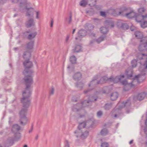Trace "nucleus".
<instances>
[{
	"mask_svg": "<svg viewBox=\"0 0 147 147\" xmlns=\"http://www.w3.org/2000/svg\"><path fill=\"white\" fill-rule=\"evenodd\" d=\"M100 29L101 32L103 34H106L108 31V28L105 27H102Z\"/></svg>",
	"mask_w": 147,
	"mask_h": 147,
	"instance_id": "obj_33",
	"label": "nucleus"
},
{
	"mask_svg": "<svg viewBox=\"0 0 147 147\" xmlns=\"http://www.w3.org/2000/svg\"><path fill=\"white\" fill-rule=\"evenodd\" d=\"M131 102L129 100H128L125 102H123L122 103V107H120V108L122 109L125 107H128L130 106Z\"/></svg>",
	"mask_w": 147,
	"mask_h": 147,
	"instance_id": "obj_25",
	"label": "nucleus"
},
{
	"mask_svg": "<svg viewBox=\"0 0 147 147\" xmlns=\"http://www.w3.org/2000/svg\"><path fill=\"white\" fill-rule=\"evenodd\" d=\"M84 28L87 30L90 31L94 29V26L91 24L87 23L84 25Z\"/></svg>",
	"mask_w": 147,
	"mask_h": 147,
	"instance_id": "obj_18",
	"label": "nucleus"
},
{
	"mask_svg": "<svg viewBox=\"0 0 147 147\" xmlns=\"http://www.w3.org/2000/svg\"><path fill=\"white\" fill-rule=\"evenodd\" d=\"M89 36L91 37L95 36V34L93 33H91L89 34Z\"/></svg>",
	"mask_w": 147,
	"mask_h": 147,
	"instance_id": "obj_54",
	"label": "nucleus"
},
{
	"mask_svg": "<svg viewBox=\"0 0 147 147\" xmlns=\"http://www.w3.org/2000/svg\"><path fill=\"white\" fill-rule=\"evenodd\" d=\"M103 113L102 111H100L97 112V116L98 117H100L102 115Z\"/></svg>",
	"mask_w": 147,
	"mask_h": 147,
	"instance_id": "obj_47",
	"label": "nucleus"
},
{
	"mask_svg": "<svg viewBox=\"0 0 147 147\" xmlns=\"http://www.w3.org/2000/svg\"><path fill=\"white\" fill-rule=\"evenodd\" d=\"M120 28L121 29L126 30L128 28L129 26L127 23H123L121 24Z\"/></svg>",
	"mask_w": 147,
	"mask_h": 147,
	"instance_id": "obj_37",
	"label": "nucleus"
},
{
	"mask_svg": "<svg viewBox=\"0 0 147 147\" xmlns=\"http://www.w3.org/2000/svg\"><path fill=\"white\" fill-rule=\"evenodd\" d=\"M100 15L103 16H106L105 13V12L101 11L100 12Z\"/></svg>",
	"mask_w": 147,
	"mask_h": 147,
	"instance_id": "obj_52",
	"label": "nucleus"
},
{
	"mask_svg": "<svg viewBox=\"0 0 147 147\" xmlns=\"http://www.w3.org/2000/svg\"><path fill=\"white\" fill-rule=\"evenodd\" d=\"M104 23L105 25L107 28H112L114 26V22L113 21L110 20H106Z\"/></svg>",
	"mask_w": 147,
	"mask_h": 147,
	"instance_id": "obj_12",
	"label": "nucleus"
},
{
	"mask_svg": "<svg viewBox=\"0 0 147 147\" xmlns=\"http://www.w3.org/2000/svg\"><path fill=\"white\" fill-rule=\"evenodd\" d=\"M95 42V40H92L90 41V45H91L94 43Z\"/></svg>",
	"mask_w": 147,
	"mask_h": 147,
	"instance_id": "obj_55",
	"label": "nucleus"
},
{
	"mask_svg": "<svg viewBox=\"0 0 147 147\" xmlns=\"http://www.w3.org/2000/svg\"><path fill=\"white\" fill-rule=\"evenodd\" d=\"M94 20H95V22L97 21V22H100V20H99V19H94Z\"/></svg>",
	"mask_w": 147,
	"mask_h": 147,
	"instance_id": "obj_62",
	"label": "nucleus"
},
{
	"mask_svg": "<svg viewBox=\"0 0 147 147\" xmlns=\"http://www.w3.org/2000/svg\"><path fill=\"white\" fill-rule=\"evenodd\" d=\"M23 65L25 67L23 73L25 76L24 80L26 86V88L31 89V86L33 83L32 76L33 71L29 68L32 67V63L29 60H28L24 62Z\"/></svg>",
	"mask_w": 147,
	"mask_h": 147,
	"instance_id": "obj_2",
	"label": "nucleus"
},
{
	"mask_svg": "<svg viewBox=\"0 0 147 147\" xmlns=\"http://www.w3.org/2000/svg\"><path fill=\"white\" fill-rule=\"evenodd\" d=\"M34 22L33 18H31L26 21V26L27 28H30L34 25Z\"/></svg>",
	"mask_w": 147,
	"mask_h": 147,
	"instance_id": "obj_16",
	"label": "nucleus"
},
{
	"mask_svg": "<svg viewBox=\"0 0 147 147\" xmlns=\"http://www.w3.org/2000/svg\"><path fill=\"white\" fill-rule=\"evenodd\" d=\"M31 56L30 53L28 51H24L22 57L25 60H29Z\"/></svg>",
	"mask_w": 147,
	"mask_h": 147,
	"instance_id": "obj_17",
	"label": "nucleus"
},
{
	"mask_svg": "<svg viewBox=\"0 0 147 147\" xmlns=\"http://www.w3.org/2000/svg\"><path fill=\"white\" fill-rule=\"evenodd\" d=\"M82 131V130H80V129H78V130H76L74 132V133L75 134V136L77 138H80Z\"/></svg>",
	"mask_w": 147,
	"mask_h": 147,
	"instance_id": "obj_26",
	"label": "nucleus"
},
{
	"mask_svg": "<svg viewBox=\"0 0 147 147\" xmlns=\"http://www.w3.org/2000/svg\"><path fill=\"white\" fill-rule=\"evenodd\" d=\"M144 66L145 67V69L147 68V62L146 61L144 64Z\"/></svg>",
	"mask_w": 147,
	"mask_h": 147,
	"instance_id": "obj_59",
	"label": "nucleus"
},
{
	"mask_svg": "<svg viewBox=\"0 0 147 147\" xmlns=\"http://www.w3.org/2000/svg\"><path fill=\"white\" fill-rule=\"evenodd\" d=\"M31 94V89L26 88L23 92V98L21 101L23 104V108L19 112L20 119L19 122L21 125H25L27 123L28 119L26 116L27 112V109L30 104V100L29 97Z\"/></svg>",
	"mask_w": 147,
	"mask_h": 147,
	"instance_id": "obj_1",
	"label": "nucleus"
},
{
	"mask_svg": "<svg viewBox=\"0 0 147 147\" xmlns=\"http://www.w3.org/2000/svg\"><path fill=\"white\" fill-rule=\"evenodd\" d=\"M146 50L147 51V49H146L145 50L143 51H144ZM144 56H147V54H145L144 53H139L137 55V57L138 59L139 60H141L143 59V57ZM146 59L147 60V57L146 58Z\"/></svg>",
	"mask_w": 147,
	"mask_h": 147,
	"instance_id": "obj_27",
	"label": "nucleus"
},
{
	"mask_svg": "<svg viewBox=\"0 0 147 147\" xmlns=\"http://www.w3.org/2000/svg\"><path fill=\"white\" fill-rule=\"evenodd\" d=\"M86 34L87 32L85 30L83 29L80 30L78 33V36L76 37L75 38L76 40H81V38L85 36L86 35Z\"/></svg>",
	"mask_w": 147,
	"mask_h": 147,
	"instance_id": "obj_9",
	"label": "nucleus"
},
{
	"mask_svg": "<svg viewBox=\"0 0 147 147\" xmlns=\"http://www.w3.org/2000/svg\"><path fill=\"white\" fill-rule=\"evenodd\" d=\"M76 59L75 56L72 55L70 57V61L72 63H76Z\"/></svg>",
	"mask_w": 147,
	"mask_h": 147,
	"instance_id": "obj_39",
	"label": "nucleus"
},
{
	"mask_svg": "<svg viewBox=\"0 0 147 147\" xmlns=\"http://www.w3.org/2000/svg\"><path fill=\"white\" fill-rule=\"evenodd\" d=\"M20 127L17 124L13 125L12 128V131L14 133H16L20 129Z\"/></svg>",
	"mask_w": 147,
	"mask_h": 147,
	"instance_id": "obj_21",
	"label": "nucleus"
},
{
	"mask_svg": "<svg viewBox=\"0 0 147 147\" xmlns=\"http://www.w3.org/2000/svg\"><path fill=\"white\" fill-rule=\"evenodd\" d=\"M144 132L145 134L146 135V138L147 139V127H146L144 129ZM145 144L147 146V141L146 142Z\"/></svg>",
	"mask_w": 147,
	"mask_h": 147,
	"instance_id": "obj_51",
	"label": "nucleus"
},
{
	"mask_svg": "<svg viewBox=\"0 0 147 147\" xmlns=\"http://www.w3.org/2000/svg\"><path fill=\"white\" fill-rule=\"evenodd\" d=\"M111 77L109 78H108L106 76H104L100 79L99 81V82H100V84H102L106 82L107 81H111Z\"/></svg>",
	"mask_w": 147,
	"mask_h": 147,
	"instance_id": "obj_20",
	"label": "nucleus"
},
{
	"mask_svg": "<svg viewBox=\"0 0 147 147\" xmlns=\"http://www.w3.org/2000/svg\"><path fill=\"white\" fill-rule=\"evenodd\" d=\"M74 53H78L82 51V47L80 45H76L73 50Z\"/></svg>",
	"mask_w": 147,
	"mask_h": 147,
	"instance_id": "obj_22",
	"label": "nucleus"
},
{
	"mask_svg": "<svg viewBox=\"0 0 147 147\" xmlns=\"http://www.w3.org/2000/svg\"><path fill=\"white\" fill-rule=\"evenodd\" d=\"M131 66L133 67H135L136 66L137 61L135 59L133 60L131 62Z\"/></svg>",
	"mask_w": 147,
	"mask_h": 147,
	"instance_id": "obj_43",
	"label": "nucleus"
},
{
	"mask_svg": "<svg viewBox=\"0 0 147 147\" xmlns=\"http://www.w3.org/2000/svg\"><path fill=\"white\" fill-rule=\"evenodd\" d=\"M88 1L86 0H82L80 2V5L81 6L85 7L87 4Z\"/></svg>",
	"mask_w": 147,
	"mask_h": 147,
	"instance_id": "obj_38",
	"label": "nucleus"
},
{
	"mask_svg": "<svg viewBox=\"0 0 147 147\" xmlns=\"http://www.w3.org/2000/svg\"><path fill=\"white\" fill-rule=\"evenodd\" d=\"M145 124L147 126V119H146V121L145 122Z\"/></svg>",
	"mask_w": 147,
	"mask_h": 147,
	"instance_id": "obj_64",
	"label": "nucleus"
},
{
	"mask_svg": "<svg viewBox=\"0 0 147 147\" xmlns=\"http://www.w3.org/2000/svg\"><path fill=\"white\" fill-rule=\"evenodd\" d=\"M96 0H88V2L90 3L89 5L91 6H94L96 4Z\"/></svg>",
	"mask_w": 147,
	"mask_h": 147,
	"instance_id": "obj_40",
	"label": "nucleus"
},
{
	"mask_svg": "<svg viewBox=\"0 0 147 147\" xmlns=\"http://www.w3.org/2000/svg\"><path fill=\"white\" fill-rule=\"evenodd\" d=\"M100 133L101 135L102 136H105L108 134V131L107 129L104 128L101 130Z\"/></svg>",
	"mask_w": 147,
	"mask_h": 147,
	"instance_id": "obj_31",
	"label": "nucleus"
},
{
	"mask_svg": "<svg viewBox=\"0 0 147 147\" xmlns=\"http://www.w3.org/2000/svg\"><path fill=\"white\" fill-rule=\"evenodd\" d=\"M112 104L111 103H107L105 104L104 107L105 110H108L112 108Z\"/></svg>",
	"mask_w": 147,
	"mask_h": 147,
	"instance_id": "obj_32",
	"label": "nucleus"
},
{
	"mask_svg": "<svg viewBox=\"0 0 147 147\" xmlns=\"http://www.w3.org/2000/svg\"><path fill=\"white\" fill-rule=\"evenodd\" d=\"M129 10H130V9H127L125 7L121 8H120V11L119 12L117 15H121L122 16L125 15L126 16V14L127 13L126 12L128 11Z\"/></svg>",
	"mask_w": 147,
	"mask_h": 147,
	"instance_id": "obj_14",
	"label": "nucleus"
},
{
	"mask_svg": "<svg viewBox=\"0 0 147 147\" xmlns=\"http://www.w3.org/2000/svg\"><path fill=\"white\" fill-rule=\"evenodd\" d=\"M96 100L97 98H95L94 97H91L88 100H85L82 103H78L76 105V106L79 107L80 109H81L83 107H86L89 105L92 102L96 101Z\"/></svg>",
	"mask_w": 147,
	"mask_h": 147,
	"instance_id": "obj_5",
	"label": "nucleus"
},
{
	"mask_svg": "<svg viewBox=\"0 0 147 147\" xmlns=\"http://www.w3.org/2000/svg\"><path fill=\"white\" fill-rule=\"evenodd\" d=\"M88 135L89 132L87 130L83 131L82 130L80 138L82 139H84L87 137Z\"/></svg>",
	"mask_w": 147,
	"mask_h": 147,
	"instance_id": "obj_23",
	"label": "nucleus"
},
{
	"mask_svg": "<svg viewBox=\"0 0 147 147\" xmlns=\"http://www.w3.org/2000/svg\"><path fill=\"white\" fill-rule=\"evenodd\" d=\"M105 38L103 36H101L98 38L96 40V42L98 43H99L100 42L103 41L104 39Z\"/></svg>",
	"mask_w": 147,
	"mask_h": 147,
	"instance_id": "obj_42",
	"label": "nucleus"
},
{
	"mask_svg": "<svg viewBox=\"0 0 147 147\" xmlns=\"http://www.w3.org/2000/svg\"><path fill=\"white\" fill-rule=\"evenodd\" d=\"M55 90V89L52 86L51 87V89L50 90L49 94L50 95H53L54 94V92Z\"/></svg>",
	"mask_w": 147,
	"mask_h": 147,
	"instance_id": "obj_46",
	"label": "nucleus"
},
{
	"mask_svg": "<svg viewBox=\"0 0 147 147\" xmlns=\"http://www.w3.org/2000/svg\"><path fill=\"white\" fill-rule=\"evenodd\" d=\"M140 22V26L142 28H144L147 27V21L145 20Z\"/></svg>",
	"mask_w": 147,
	"mask_h": 147,
	"instance_id": "obj_35",
	"label": "nucleus"
},
{
	"mask_svg": "<svg viewBox=\"0 0 147 147\" xmlns=\"http://www.w3.org/2000/svg\"><path fill=\"white\" fill-rule=\"evenodd\" d=\"M136 13L133 10H131L130 11L126 14V16L129 18H132L136 16Z\"/></svg>",
	"mask_w": 147,
	"mask_h": 147,
	"instance_id": "obj_19",
	"label": "nucleus"
},
{
	"mask_svg": "<svg viewBox=\"0 0 147 147\" xmlns=\"http://www.w3.org/2000/svg\"><path fill=\"white\" fill-rule=\"evenodd\" d=\"M14 142V139L12 138H8L5 143L4 146L5 147H9L12 145Z\"/></svg>",
	"mask_w": 147,
	"mask_h": 147,
	"instance_id": "obj_13",
	"label": "nucleus"
},
{
	"mask_svg": "<svg viewBox=\"0 0 147 147\" xmlns=\"http://www.w3.org/2000/svg\"><path fill=\"white\" fill-rule=\"evenodd\" d=\"M65 147H69V144L67 140L65 141Z\"/></svg>",
	"mask_w": 147,
	"mask_h": 147,
	"instance_id": "obj_50",
	"label": "nucleus"
},
{
	"mask_svg": "<svg viewBox=\"0 0 147 147\" xmlns=\"http://www.w3.org/2000/svg\"><path fill=\"white\" fill-rule=\"evenodd\" d=\"M120 114L119 113H118L117 114H113V117H114V118H117L118 116H119Z\"/></svg>",
	"mask_w": 147,
	"mask_h": 147,
	"instance_id": "obj_53",
	"label": "nucleus"
},
{
	"mask_svg": "<svg viewBox=\"0 0 147 147\" xmlns=\"http://www.w3.org/2000/svg\"><path fill=\"white\" fill-rule=\"evenodd\" d=\"M69 35H67V36L65 40V43L66 44H68L69 43Z\"/></svg>",
	"mask_w": 147,
	"mask_h": 147,
	"instance_id": "obj_49",
	"label": "nucleus"
},
{
	"mask_svg": "<svg viewBox=\"0 0 147 147\" xmlns=\"http://www.w3.org/2000/svg\"><path fill=\"white\" fill-rule=\"evenodd\" d=\"M100 84L99 81H98L96 80H93L89 84V87H92L90 89H88L85 90L84 91V94H88L91 90H92L95 87V86L98 84Z\"/></svg>",
	"mask_w": 147,
	"mask_h": 147,
	"instance_id": "obj_7",
	"label": "nucleus"
},
{
	"mask_svg": "<svg viewBox=\"0 0 147 147\" xmlns=\"http://www.w3.org/2000/svg\"><path fill=\"white\" fill-rule=\"evenodd\" d=\"M86 126V123L85 122H83L79 123L78 127V129L81 130L82 129L84 128Z\"/></svg>",
	"mask_w": 147,
	"mask_h": 147,
	"instance_id": "obj_34",
	"label": "nucleus"
},
{
	"mask_svg": "<svg viewBox=\"0 0 147 147\" xmlns=\"http://www.w3.org/2000/svg\"><path fill=\"white\" fill-rule=\"evenodd\" d=\"M33 129V125H32L31 129L29 131V133H30L32 132Z\"/></svg>",
	"mask_w": 147,
	"mask_h": 147,
	"instance_id": "obj_57",
	"label": "nucleus"
},
{
	"mask_svg": "<svg viewBox=\"0 0 147 147\" xmlns=\"http://www.w3.org/2000/svg\"><path fill=\"white\" fill-rule=\"evenodd\" d=\"M145 73L139 74L135 76L133 80L134 86L135 87L138 84L143 81L146 78Z\"/></svg>",
	"mask_w": 147,
	"mask_h": 147,
	"instance_id": "obj_4",
	"label": "nucleus"
},
{
	"mask_svg": "<svg viewBox=\"0 0 147 147\" xmlns=\"http://www.w3.org/2000/svg\"><path fill=\"white\" fill-rule=\"evenodd\" d=\"M101 147H109V144L107 142L102 143L101 145Z\"/></svg>",
	"mask_w": 147,
	"mask_h": 147,
	"instance_id": "obj_45",
	"label": "nucleus"
},
{
	"mask_svg": "<svg viewBox=\"0 0 147 147\" xmlns=\"http://www.w3.org/2000/svg\"><path fill=\"white\" fill-rule=\"evenodd\" d=\"M34 46V42L31 41L28 43L26 45L27 49L30 50L32 49L33 48Z\"/></svg>",
	"mask_w": 147,
	"mask_h": 147,
	"instance_id": "obj_30",
	"label": "nucleus"
},
{
	"mask_svg": "<svg viewBox=\"0 0 147 147\" xmlns=\"http://www.w3.org/2000/svg\"><path fill=\"white\" fill-rule=\"evenodd\" d=\"M116 11L113 9H111L108 10L107 13L111 15H115L116 13Z\"/></svg>",
	"mask_w": 147,
	"mask_h": 147,
	"instance_id": "obj_41",
	"label": "nucleus"
},
{
	"mask_svg": "<svg viewBox=\"0 0 147 147\" xmlns=\"http://www.w3.org/2000/svg\"><path fill=\"white\" fill-rule=\"evenodd\" d=\"M118 94L117 92L113 93L111 96V98L112 100H115L117 99L118 97Z\"/></svg>",
	"mask_w": 147,
	"mask_h": 147,
	"instance_id": "obj_28",
	"label": "nucleus"
},
{
	"mask_svg": "<svg viewBox=\"0 0 147 147\" xmlns=\"http://www.w3.org/2000/svg\"><path fill=\"white\" fill-rule=\"evenodd\" d=\"M66 20H68V24H70L71 23L72 21V15L71 13H70L69 18V19L67 18H66Z\"/></svg>",
	"mask_w": 147,
	"mask_h": 147,
	"instance_id": "obj_44",
	"label": "nucleus"
},
{
	"mask_svg": "<svg viewBox=\"0 0 147 147\" xmlns=\"http://www.w3.org/2000/svg\"><path fill=\"white\" fill-rule=\"evenodd\" d=\"M30 32V31H27L26 32H25L24 33V34L26 35V34L27 33H29Z\"/></svg>",
	"mask_w": 147,
	"mask_h": 147,
	"instance_id": "obj_60",
	"label": "nucleus"
},
{
	"mask_svg": "<svg viewBox=\"0 0 147 147\" xmlns=\"http://www.w3.org/2000/svg\"><path fill=\"white\" fill-rule=\"evenodd\" d=\"M147 15L145 16L142 15H138V16H136V20L138 22H140L147 20Z\"/></svg>",
	"mask_w": 147,
	"mask_h": 147,
	"instance_id": "obj_10",
	"label": "nucleus"
},
{
	"mask_svg": "<svg viewBox=\"0 0 147 147\" xmlns=\"http://www.w3.org/2000/svg\"><path fill=\"white\" fill-rule=\"evenodd\" d=\"M121 83L124 86L123 90L125 91L128 90L131 87H135L133 81L131 83H129L126 80H124L121 81Z\"/></svg>",
	"mask_w": 147,
	"mask_h": 147,
	"instance_id": "obj_6",
	"label": "nucleus"
},
{
	"mask_svg": "<svg viewBox=\"0 0 147 147\" xmlns=\"http://www.w3.org/2000/svg\"><path fill=\"white\" fill-rule=\"evenodd\" d=\"M146 94L144 92H141L134 96L133 99L135 101L138 100L141 101L143 100L146 96Z\"/></svg>",
	"mask_w": 147,
	"mask_h": 147,
	"instance_id": "obj_8",
	"label": "nucleus"
},
{
	"mask_svg": "<svg viewBox=\"0 0 147 147\" xmlns=\"http://www.w3.org/2000/svg\"><path fill=\"white\" fill-rule=\"evenodd\" d=\"M73 78L75 80L78 81L81 78L82 74L80 72H77L74 75Z\"/></svg>",
	"mask_w": 147,
	"mask_h": 147,
	"instance_id": "obj_24",
	"label": "nucleus"
},
{
	"mask_svg": "<svg viewBox=\"0 0 147 147\" xmlns=\"http://www.w3.org/2000/svg\"><path fill=\"white\" fill-rule=\"evenodd\" d=\"M36 18L37 19H38L39 17H38V15H39V12L38 11L36 12Z\"/></svg>",
	"mask_w": 147,
	"mask_h": 147,
	"instance_id": "obj_61",
	"label": "nucleus"
},
{
	"mask_svg": "<svg viewBox=\"0 0 147 147\" xmlns=\"http://www.w3.org/2000/svg\"><path fill=\"white\" fill-rule=\"evenodd\" d=\"M135 29V27L134 26H131L130 28V29L131 31H134Z\"/></svg>",
	"mask_w": 147,
	"mask_h": 147,
	"instance_id": "obj_58",
	"label": "nucleus"
},
{
	"mask_svg": "<svg viewBox=\"0 0 147 147\" xmlns=\"http://www.w3.org/2000/svg\"><path fill=\"white\" fill-rule=\"evenodd\" d=\"M37 34V33L36 32L31 33L28 35L27 38L29 40H32L35 37Z\"/></svg>",
	"mask_w": 147,
	"mask_h": 147,
	"instance_id": "obj_29",
	"label": "nucleus"
},
{
	"mask_svg": "<svg viewBox=\"0 0 147 147\" xmlns=\"http://www.w3.org/2000/svg\"><path fill=\"white\" fill-rule=\"evenodd\" d=\"M145 9L144 8H139L138 9V12L140 13H142L144 12L145 11Z\"/></svg>",
	"mask_w": 147,
	"mask_h": 147,
	"instance_id": "obj_48",
	"label": "nucleus"
},
{
	"mask_svg": "<svg viewBox=\"0 0 147 147\" xmlns=\"http://www.w3.org/2000/svg\"><path fill=\"white\" fill-rule=\"evenodd\" d=\"M135 35L138 39H140V44L138 47V49L140 51H142L147 49V37H143L142 33L140 31L135 32Z\"/></svg>",
	"mask_w": 147,
	"mask_h": 147,
	"instance_id": "obj_3",
	"label": "nucleus"
},
{
	"mask_svg": "<svg viewBox=\"0 0 147 147\" xmlns=\"http://www.w3.org/2000/svg\"><path fill=\"white\" fill-rule=\"evenodd\" d=\"M76 86L79 89L82 90L84 86V84L81 82H78L76 83Z\"/></svg>",
	"mask_w": 147,
	"mask_h": 147,
	"instance_id": "obj_36",
	"label": "nucleus"
},
{
	"mask_svg": "<svg viewBox=\"0 0 147 147\" xmlns=\"http://www.w3.org/2000/svg\"><path fill=\"white\" fill-rule=\"evenodd\" d=\"M14 49L15 51H16L17 50H18L19 49V48L18 47H15L14 48Z\"/></svg>",
	"mask_w": 147,
	"mask_h": 147,
	"instance_id": "obj_63",
	"label": "nucleus"
},
{
	"mask_svg": "<svg viewBox=\"0 0 147 147\" xmlns=\"http://www.w3.org/2000/svg\"><path fill=\"white\" fill-rule=\"evenodd\" d=\"M124 75H121L119 76H117L115 78L111 77V81H113L115 83H117L118 82L121 81L124 78Z\"/></svg>",
	"mask_w": 147,
	"mask_h": 147,
	"instance_id": "obj_11",
	"label": "nucleus"
},
{
	"mask_svg": "<svg viewBox=\"0 0 147 147\" xmlns=\"http://www.w3.org/2000/svg\"><path fill=\"white\" fill-rule=\"evenodd\" d=\"M133 70L131 69V67H129L126 70L125 74L128 78H131L132 77Z\"/></svg>",
	"mask_w": 147,
	"mask_h": 147,
	"instance_id": "obj_15",
	"label": "nucleus"
},
{
	"mask_svg": "<svg viewBox=\"0 0 147 147\" xmlns=\"http://www.w3.org/2000/svg\"><path fill=\"white\" fill-rule=\"evenodd\" d=\"M54 21L53 19H52L51 21V27H52L53 26V23Z\"/></svg>",
	"mask_w": 147,
	"mask_h": 147,
	"instance_id": "obj_56",
	"label": "nucleus"
}]
</instances>
